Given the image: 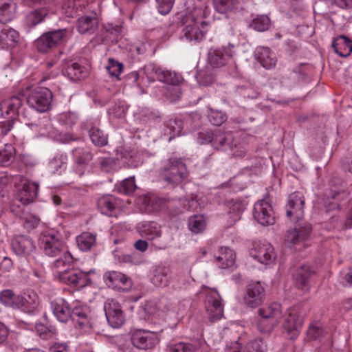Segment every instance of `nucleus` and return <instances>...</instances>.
I'll return each mask as SVG.
<instances>
[{"instance_id": "f257e3e1", "label": "nucleus", "mask_w": 352, "mask_h": 352, "mask_svg": "<svg viewBox=\"0 0 352 352\" xmlns=\"http://www.w3.org/2000/svg\"><path fill=\"white\" fill-rule=\"evenodd\" d=\"M187 166L181 157H172L164 162L160 170V177L168 185L181 184L188 176Z\"/></svg>"}, {"instance_id": "f03ea898", "label": "nucleus", "mask_w": 352, "mask_h": 352, "mask_svg": "<svg viewBox=\"0 0 352 352\" xmlns=\"http://www.w3.org/2000/svg\"><path fill=\"white\" fill-rule=\"evenodd\" d=\"M72 29L63 28L43 33L35 41L37 50L47 53L54 48L66 43L72 36Z\"/></svg>"}, {"instance_id": "7ed1b4c3", "label": "nucleus", "mask_w": 352, "mask_h": 352, "mask_svg": "<svg viewBox=\"0 0 352 352\" xmlns=\"http://www.w3.org/2000/svg\"><path fill=\"white\" fill-rule=\"evenodd\" d=\"M39 246L45 255L51 257L67 250L61 234L54 230H46L41 234Z\"/></svg>"}, {"instance_id": "20e7f679", "label": "nucleus", "mask_w": 352, "mask_h": 352, "mask_svg": "<svg viewBox=\"0 0 352 352\" xmlns=\"http://www.w3.org/2000/svg\"><path fill=\"white\" fill-rule=\"evenodd\" d=\"M201 14V9L195 8L193 11L183 16L182 21L185 25L182 30L183 37L188 41L199 42L204 36V33L199 28V16Z\"/></svg>"}, {"instance_id": "39448f33", "label": "nucleus", "mask_w": 352, "mask_h": 352, "mask_svg": "<svg viewBox=\"0 0 352 352\" xmlns=\"http://www.w3.org/2000/svg\"><path fill=\"white\" fill-rule=\"evenodd\" d=\"M251 258L263 265L273 263L276 258V252L271 243L266 241H255L249 250Z\"/></svg>"}, {"instance_id": "423d86ee", "label": "nucleus", "mask_w": 352, "mask_h": 352, "mask_svg": "<svg viewBox=\"0 0 352 352\" xmlns=\"http://www.w3.org/2000/svg\"><path fill=\"white\" fill-rule=\"evenodd\" d=\"M53 95L45 87H36L29 94L27 102L30 107L39 112H45L50 109Z\"/></svg>"}, {"instance_id": "0eeeda50", "label": "nucleus", "mask_w": 352, "mask_h": 352, "mask_svg": "<svg viewBox=\"0 0 352 352\" xmlns=\"http://www.w3.org/2000/svg\"><path fill=\"white\" fill-rule=\"evenodd\" d=\"M131 340L133 346L140 350L151 349L159 342L158 336L155 332L144 329L133 331Z\"/></svg>"}, {"instance_id": "6e6552de", "label": "nucleus", "mask_w": 352, "mask_h": 352, "mask_svg": "<svg viewBox=\"0 0 352 352\" xmlns=\"http://www.w3.org/2000/svg\"><path fill=\"white\" fill-rule=\"evenodd\" d=\"M253 217L261 225H273L276 217L272 205L265 199L256 201L253 208Z\"/></svg>"}, {"instance_id": "1a4fd4ad", "label": "nucleus", "mask_w": 352, "mask_h": 352, "mask_svg": "<svg viewBox=\"0 0 352 352\" xmlns=\"http://www.w3.org/2000/svg\"><path fill=\"white\" fill-rule=\"evenodd\" d=\"M303 323V317L298 307H291L287 310L283 327L290 339H295L299 334Z\"/></svg>"}, {"instance_id": "9d476101", "label": "nucleus", "mask_w": 352, "mask_h": 352, "mask_svg": "<svg viewBox=\"0 0 352 352\" xmlns=\"http://www.w3.org/2000/svg\"><path fill=\"white\" fill-rule=\"evenodd\" d=\"M103 280L108 287L118 292H128L133 285L130 278L117 271L105 272L103 275Z\"/></svg>"}, {"instance_id": "9b49d317", "label": "nucleus", "mask_w": 352, "mask_h": 352, "mask_svg": "<svg viewBox=\"0 0 352 352\" xmlns=\"http://www.w3.org/2000/svg\"><path fill=\"white\" fill-rule=\"evenodd\" d=\"M305 197L302 192L292 193L286 205V214L294 222L298 221L304 216Z\"/></svg>"}, {"instance_id": "f8f14e48", "label": "nucleus", "mask_w": 352, "mask_h": 352, "mask_svg": "<svg viewBox=\"0 0 352 352\" xmlns=\"http://www.w3.org/2000/svg\"><path fill=\"white\" fill-rule=\"evenodd\" d=\"M105 316L109 324L113 328H119L125 321V316L120 305L114 299H108L104 305Z\"/></svg>"}, {"instance_id": "ddd939ff", "label": "nucleus", "mask_w": 352, "mask_h": 352, "mask_svg": "<svg viewBox=\"0 0 352 352\" xmlns=\"http://www.w3.org/2000/svg\"><path fill=\"white\" fill-rule=\"evenodd\" d=\"M57 278L60 282L78 289L85 287L89 282V278L87 274L74 268L67 270Z\"/></svg>"}, {"instance_id": "4468645a", "label": "nucleus", "mask_w": 352, "mask_h": 352, "mask_svg": "<svg viewBox=\"0 0 352 352\" xmlns=\"http://www.w3.org/2000/svg\"><path fill=\"white\" fill-rule=\"evenodd\" d=\"M311 228L309 224H307L299 229L289 230L287 231L285 236V241L289 247L302 245L305 248L307 245L306 243L310 233Z\"/></svg>"}, {"instance_id": "2eb2a0df", "label": "nucleus", "mask_w": 352, "mask_h": 352, "mask_svg": "<svg viewBox=\"0 0 352 352\" xmlns=\"http://www.w3.org/2000/svg\"><path fill=\"white\" fill-rule=\"evenodd\" d=\"M265 289L260 282L249 284L243 297L245 305L251 308L258 307L264 300Z\"/></svg>"}, {"instance_id": "dca6fc26", "label": "nucleus", "mask_w": 352, "mask_h": 352, "mask_svg": "<svg viewBox=\"0 0 352 352\" xmlns=\"http://www.w3.org/2000/svg\"><path fill=\"white\" fill-rule=\"evenodd\" d=\"M12 248L19 256H28L36 250L32 239L26 235H18L12 239Z\"/></svg>"}, {"instance_id": "f3484780", "label": "nucleus", "mask_w": 352, "mask_h": 352, "mask_svg": "<svg viewBox=\"0 0 352 352\" xmlns=\"http://www.w3.org/2000/svg\"><path fill=\"white\" fill-rule=\"evenodd\" d=\"M38 184L29 180H25L18 190L16 199L21 204L28 205L32 203L38 195Z\"/></svg>"}, {"instance_id": "a211bd4d", "label": "nucleus", "mask_w": 352, "mask_h": 352, "mask_svg": "<svg viewBox=\"0 0 352 352\" xmlns=\"http://www.w3.org/2000/svg\"><path fill=\"white\" fill-rule=\"evenodd\" d=\"M98 207L102 214L117 217L120 211L119 200L111 195H103L98 200Z\"/></svg>"}, {"instance_id": "6ab92c4d", "label": "nucleus", "mask_w": 352, "mask_h": 352, "mask_svg": "<svg viewBox=\"0 0 352 352\" xmlns=\"http://www.w3.org/2000/svg\"><path fill=\"white\" fill-rule=\"evenodd\" d=\"M50 307L54 316L59 322L65 323L70 320L72 307L64 298H56L51 302Z\"/></svg>"}, {"instance_id": "aec40b11", "label": "nucleus", "mask_w": 352, "mask_h": 352, "mask_svg": "<svg viewBox=\"0 0 352 352\" xmlns=\"http://www.w3.org/2000/svg\"><path fill=\"white\" fill-rule=\"evenodd\" d=\"M219 294L217 290H211L206 296V309L210 322L217 321L220 318Z\"/></svg>"}, {"instance_id": "412c9836", "label": "nucleus", "mask_w": 352, "mask_h": 352, "mask_svg": "<svg viewBox=\"0 0 352 352\" xmlns=\"http://www.w3.org/2000/svg\"><path fill=\"white\" fill-rule=\"evenodd\" d=\"M98 28V20L96 13L89 16H82L78 17L76 21V29L81 34H91Z\"/></svg>"}, {"instance_id": "4be33fe9", "label": "nucleus", "mask_w": 352, "mask_h": 352, "mask_svg": "<svg viewBox=\"0 0 352 352\" xmlns=\"http://www.w3.org/2000/svg\"><path fill=\"white\" fill-rule=\"evenodd\" d=\"M154 71L155 78L161 82L176 85L182 80V76L167 67H150Z\"/></svg>"}, {"instance_id": "5701e85b", "label": "nucleus", "mask_w": 352, "mask_h": 352, "mask_svg": "<svg viewBox=\"0 0 352 352\" xmlns=\"http://www.w3.org/2000/svg\"><path fill=\"white\" fill-rule=\"evenodd\" d=\"M39 305L38 295L32 292L20 295L19 309L27 314H34Z\"/></svg>"}, {"instance_id": "b1692460", "label": "nucleus", "mask_w": 352, "mask_h": 352, "mask_svg": "<svg viewBox=\"0 0 352 352\" xmlns=\"http://www.w3.org/2000/svg\"><path fill=\"white\" fill-rule=\"evenodd\" d=\"M225 207L228 211L226 214H223V219L227 222L226 226L229 227L239 219L240 214L243 211V206L239 201L230 200L226 204Z\"/></svg>"}, {"instance_id": "393cba45", "label": "nucleus", "mask_w": 352, "mask_h": 352, "mask_svg": "<svg viewBox=\"0 0 352 352\" xmlns=\"http://www.w3.org/2000/svg\"><path fill=\"white\" fill-rule=\"evenodd\" d=\"M88 315L89 310L86 306L76 305L72 308L70 319L76 327L83 328L89 324Z\"/></svg>"}, {"instance_id": "a878e982", "label": "nucleus", "mask_w": 352, "mask_h": 352, "mask_svg": "<svg viewBox=\"0 0 352 352\" xmlns=\"http://www.w3.org/2000/svg\"><path fill=\"white\" fill-rule=\"evenodd\" d=\"M254 58L261 66H275L276 57L267 47H257L254 51Z\"/></svg>"}, {"instance_id": "bb28decb", "label": "nucleus", "mask_w": 352, "mask_h": 352, "mask_svg": "<svg viewBox=\"0 0 352 352\" xmlns=\"http://www.w3.org/2000/svg\"><path fill=\"white\" fill-rule=\"evenodd\" d=\"M140 234L148 240H153L161 236V227L155 221H144L138 227Z\"/></svg>"}, {"instance_id": "cd10ccee", "label": "nucleus", "mask_w": 352, "mask_h": 352, "mask_svg": "<svg viewBox=\"0 0 352 352\" xmlns=\"http://www.w3.org/2000/svg\"><path fill=\"white\" fill-rule=\"evenodd\" d=\"M60 255V257L55 260L52 264V267L54 270V274L57 277L70 269L74 262V258L67 250Z\"/></svg>"}, {"instance_id": "c85d7f7f", "label": "nucleus", "mask_w": 352, "mask_h": 352, "mask_svg": "<svg viewBox=\"0 0 352 352\" xmlns=\"http://www.w3.org/2000/svg\"><path fill=\"white\" fill-rule=\"evenodd\" d=\"M258 316H264L276 322H280L282 318V307L280 303L273 302L265 305L258 310Z\"/></svg>"}, {"instance_id": "c756f323", "label": "nucleus", "mask_w": 352, "mask_h": 352, "mask_svg": "<svg viewBox=\"0 0 352 352\" xmlns=\"http://www.w3.org/2000/svg\"><path fill=\"white\" fill-rule=\"evenodd\" d=\"M314 271L311 270L310 266L302 265L298 268L296 274L294 275V280L296 285L302 290H308L309 278L313 274Z\"/></svg>"}, {"instance_id": "7c9ffc66", "label": "nucleus", "mask_w": 352, "mask_h": 352, "mask_svg": "<svg viewBox=\"0 0 352 352\" xmlns=\"http://www.w3.org/2000/svg\"><path fill=\"white\" fill-rule=\"evenodd\" d=\"M19 33L14 29L6 27L0 32V47L6 49L14 47L19 41Z\"/></svg>"}, {"instance_id": "2f4dec72", "label": "nucleus", "mask_w": 352, "mask_h": 352, "mask_svg": "<svg viewBox=\"0 0 352 352\" xmlns=\"http://www.w3.org/2000/svg\"><path fill=\"white\" fill-rule=\"evenodd\" d=\"M332 47L339 56L346 57L352 52V41L345 36H339L334 38Z\"/></svg>"}, {"instance_id": "473e14b6", "label": "nucleus", "mask_w": 352, "mask_h": 352, "mask_svg": "<svg viewBox=\"0 0 352 352\" xmlns=\"http://www.w3.org/2000/svg\"><path fill=\"white\" fill-rule=\"evenodd\" d=\"M48 13L49 10L47 7L38 8L30 11L25 16V25L29 28L36 26L44 21Z\"/></svg>"}, {"instance_id": "72a5a7b5", "label": "nucleus", "mask_w": 352, "mask_h": 352, "mask_svg": "<svg viewBox=\"0 0 352 352\" xmlns=\"http://www.w3.org/2000/svg\"><path fill=\"white\" fill-rule=\"evenodd\" d=\"M16 4L10 0H0V23H6L14 16Z\"/></svg>"}, {"instance_id": "f704fd0d", "label": "nucleus", "mask_w": 352, "mask_h": 352, "mask_svg": "<svg viewBox=\"0 0 352 352\" xmlns=\"http://www.w3.org/2000/svg\"><path fill=\"white\" fill-rule=\"evenodd\" d=\"M236 255L235 252L228 247L221 248V269L232 271L236 268Z\"/></svg>"}, {"instance_id": "c9c22d12", "label": "nucleus", "mask_w": 352, "mask_h": 352, "mask_svg": "<svg viewBox=\"0 0 352 352\" xmlns=\"http://www.w3.org/2000/svg\"><path fill=\"white\" fill-rule=\"evenodd\" d=\"M76 243L82 251H89L96 244V235L91 232H85L76 238Z\"/></svg>"}, {"instance_id": "e433bc0d", "label": "nucleus", "mask_w": 352, "mask_h": 352, "mask_svg": "<svg viewBox=\"0 0 352 352\" xmlns=\"http://www.w3.org/2000/svg\"><path fill=\"white\" fill-rule=\"evenodd\" d=\"M68 157L65 153H57L49 162V168L53 173H61L67 165Z\"/></svg>"}, {"instance_id": "4c0bfd02", "label": "nucleus", "mask_w": 352, "mask_h": 352, "mask_svg": "<svg viewBox=\"0 0 352 352\" xmlns=\"http://www.w3.org/2000/svg\"><path fill=\"white\" fill-rule=\"evenodd\" d=\"M73 160L87 166L92 167V160L94 159V154L86 148H76L72 151Z\"/></svg>"}, {"instance_id": "58836bf2", "label": "nucleus", "mask_w": 352, "mask_h": 352, "mask_svg": "<svg viewBox=\"0 0 352 352\" xmlns=\"http://www.w3.org/2000/svg\"><path fill=\"white\" fill-rule=\"evenodd\" d=\"M0 300L6 307L14 309H19L20 295L15 294L11 290L2 291L0 294Z\"/></svg>"}, {"instance_id": "ea45409f", "label": "nucleus", "mask_w": 352, "mask_h": 352, "mask_svg": "<svg viewBox=\"0 0 352 352\" xmlns=\"http://www.w3.org/2000/svg\"><path fill=\"white\" fill-rule=\"evenodd\" d=\"M169 270L166 267H157L153 271L152 282L154 285L160 287H164L168 284Z\"/></svg>"}, {"instance_id": "a19ab883", "label": "nucleus", "mask_w": 352, "mask_h": 352, "mask_svg": "<svg viewBox=\"0 0 352 352\" xmlns=\"http://www.w3.org/2000/svg\"><path fill=\"white\" fill-rule=\"evenodd\" d=\"M89 136L92 143L99 147L104 146L108 143V137L98 126H93L89 130Z\"/></svg>"}, {"instance_id": "79ce46f5", "label": "nucleus", "mask_w": 352, "mask_h": 352, "mask_svg": "<svg viewBox=\"0 0 352 352\" xmlns=\"http://www.w3.org/2000/svg\"><path fill=\"white\" fill-rule=\"evenodd\" d=\"M62 72L72 81L84 79L89 74L87 67H65Z\"/></svg>"}, {"instance_id": "37998d69", "label": "nucleus", "mask_w": 352, "mask_h": 352, "mask_svg": "<svg viewBox=\"0 0 352 352\" xmlns=\"http://www.w3.org/2000/svg\"><path fill=\"white\" fill-rule=\"evenodd\" d=\"M188 226L192 232L199 234L206 229V221L203 215H193L189 217Z\"/></svg>"}, {"instance_id": "c03bdc74", "label": "nucleus", "mask_w": 352, "mask_h": 352, "mask_svg": "<svg viewBox=\"0 0 352 352\" xmlns=\"http://www.w3.org/2000/svg\"><path fill=\"white\" fill-rule=\"evenodd\" d=\"M22 104V101L19 97H12L1 103V109L4 111L6 115L14 114L19 113V108Z\"/></svg>"}, {"instance_id": "a18cd8bd", "label": "nucleus", "mask_w": 352, "mask_h": 352, "mask_svg": "<svg viewBox=\"0 0 352 352\" xmlns=\"http://www.w3.org/2000/svg\"><path fill=\"white\" fill-rule=\"evenodd\" d=\"M279 324L274 320L259 316L256 322V328L261 333L270 334Z\"/></svg>"}, {"instance_id": "49530a36", "label": "nucleus", "mask_w": 352, "mask_h": 352, "mask_svg": "<svg viewBox=\"0 0 352 352\" xmlns=\"http://www.w3.org/2000/svg\"><path fill=\"white\" fill-rule=\"evenodd\" d=\"M15 157V148L10 144H6L0 150V165L8 166L12 163Z\"/></svg>"}, {"instance_id": "de8ad7c7", "label": "nucleus", "mask_w": 352, "mask_h": 352, "mask_svg": "<svg viewBox=\"0 0 352 352\" xmlns=\"http://www.w3.org/2000/svg\"><path fill=\"white\" fill-rule=\"evenodd\" d=\"M197 82L204 86L210 85L214 80V76L210 67H201L195 75Z\"/></svg>"}, {"instance_id": "09e8293b", "label": "nucleus", "mask_w": 352, "mask_h": 352, "mask_svg": "<svg viewBox=\"0 0 352 352\" xmlns=\"http://www.w3.org/2000/svg\"><path fill=\"white\" fill-rule=\"evenodd\" d=\"M267 344L261 338H255L249 341L243 347V352H266Z\"/></svg>"}, {"instance_id": "8fccbe9b", "label": "nucleus", "mask_w": 352, "mask_h": 352, "mask_svg": "<svg viewBox=\"0 0 352 352\" xmlns=\"http://www.w3.org/2000/svg\"><path fill=\"white\" fill-rule=\"evenodd\" d=\"M251 26L257 31H265L270 26V19L266 15L258 16L252 20Z\"/></svg>"}, {"instance_id": "3c124183", "label": "nucleus", "mask_w": 352, "mask_h": 352, "mask_svg": "<svg viewBox=\"0 0 352 352\" xmlns=\"http://www.w3.org/2000/svg\"><path fill=\"white\" fill-rule=\"evenodd\" d=\"M136 186L133 177H129L124 179L119 185L116 186L117 191L120 193L129 195L132 193Z\"/></svg>"}, {"instance_id": "603ef678", "label": "nucleus", "mask_w": 352, "mask_h": 352, "mask_svg": "<svg viewBox=\"0 0 352 352\" xmlns=\"http://www.w3.org/2000/svg\"><path fill=\"white\" fill-rule=\"evenodd\" d=\"M216 135L211 131H202L197 133V142L199 144L211 143L214 147V138Z\"/></svg>"}, {"instance_id": "864d4df0", "label": "nucleus", "mask_w": 352, "mask_h": 352, "mask_svg": "<svg viewBox=\"0 0 352 352\" xmlns=\"http://www.w3.org/2000/svg\"><path fill=\"white\" fill-rule=\"evenodd\" d=\"M169 352H195V348L190 343L177 342L169 346Z\"/></svg>"}, {"instance_id": "5fc2aeb1", "label": "nucleus", "mask_w": 352, "mask_h": 352, "mask_svg": "<svg viewBox=\"0 0 352 352\" xmlns=\"http://www.w3.org/2000/svg\"><path fill=\"white\" fill-rule=\"evenodd\" d=\"M36 330L39 336L43 340L48 339L56 333L54 328H50L43 324H37L36 325Z\"/></svg>"}, {"instance_id": "6e6d98bb", "label": "nucleus", "mask_w": 352, "mask_h": 352, "mask_svg": "<svg viewBox=\"0 0 352 352\" xmlns=\"http://www.w3.org/2000/svg\"><path fill=\"white\" fill-rule=\"evenodd\" d=\"M169 133L173 136L179 135L182 131V124L180 120H169L166 124Z\"/></svg>"}, {"instance_id": "4d7b16f0", "label": "nucleus", "mask_w": 352, "mask_h": 352, "mask_svg": "<svg viewBox=\"0 0 352 352\" xmlns=\"http://www.w3.org/2000/svg\"><path fill=\"white\" fill-rule=\"evenodd\" d=\"M221 14L228 16L229 13L234 12L237 9V0H221Z\"/></svg>"}, {"instance_id": "13d9d810", "label": "nucleus", "mask_w": 352, "mask_h": 352, "mask_svg": "<svg viewBox=\"0 0 352 352\" xmlns=\"http://www.w3.org/2000/svg\"><path fill=\"white\" fill-rule=\"evenodd\" d=\"M156 2L158 12L162 15H166L170 12L175 0H156Z\"/></svg>"}, {"instance_id": "bf43d9fd", "label": "nucleus", "mask_w": 352, "mask_h": 352, "mask_svg": "<svg viewBox=\"0 0 352 352\" xmlns=\"http://www.w3.org/2000/svg\"><path fill=\"white\" fill-rule=\"evenodd\" d=\"M234 54L233 46L232 47L221 49V66L226 65H232L234 63L232 60V56Z\"/></svg>"}, {"instance_id": "052dcab7", "label": "nucleus", "mask_w": 352, "mask_h": 352, "mask_svg": "<svg viewBox=\"0 0 352 352\" xmlns=\"http://www.w3.org/2000/svg\"><path fill=\"white\" fill-rule=\"evenodd\" d=\"M100 164L102 170L106 173L111 172L116 166V160L111 157L102 158Z\"/></svg>"}, {"instance_id": "680f3d73", "label": "nucleus", "mask_w": 352, "mask_h": 352, "mask_svg": "<svg viewBox=\"0 0 352 352\" xmlns=\"http://www.w3.org/2000/svg\"><path fill=\"white\" fill-rule=\"evenodd\" d=\"M74 164L72 166V170L75 174H76L78 177H81L85 174L88 173L91 168L87 166H85L83 164H81L76 160H73Z\"/></svg>"}, {"instance_id": "e2e57ef3", "label": "nucleus", "mask_w": 352, "mask_h": 352, "mask_svg": "<svg viewBox=\"0 0 352 352\" xmlns=\"http://www.w3.org/2000/svg\"><path fill=\"white\" fill-rule=\"evenodd\" d=\"M14 122V119L0 122V139L6 136L11 131Z\"/></svg>"}, {"instance_id": "0e129e2a", "label": "nucleus", "mask_w": 352, "mask_h": 352, "mask_svg": "<svg viewBox=\"0 0 352 352\" xmlns=\"http://www.w3.org/2000/svg\"><path fill=\"white\" fill-rule=\"evenodd\" d=\"M323 330L319 324L315 323L311 324L307 331L308 336L312 339H317L322 334Z\"/></svg>"}, {"instance_id": "69168bd1", "label": "nucleus", "mask_w": 352, "mask_h": 352, "mask_svg": "<svg viewBox=\"0 0 352 352\" xmlns=\"http://www.w3.org/2000/svg\"><path fill=\"white\" fill-rule=\"evenodd\" d=\"M165 95L171 101H175L178 100L181 96V91L179 87H172L168 88Z\"/></svg>"}, {"instance_id": "338daca9", "label": "nucleus", "mask_w": 352, "mask_h": 352, "mask_svg": "<svg viewBox=\"0 0 352 352\" xmlns=\"http://www.w3.org/2000/svg\"><path fill=\"white\" fill-rule=\"evenodd\" d=\"M60 120L66 125L72 126L76 122L77 118L74 113H67L60 116Z\"/></svg>"}, {"instance_id": "774afa93", "label": "nucleus", "mask_w": 352, "mask_h": 352, "mask_svg": "<svg viewBox=\"0 0 352 352\" xmlns=\"http://www.w3.org/2000/svg\"><path fill=\"white\" fill-rule=\"evenodd\" d=\"M220 60V52L217 50H210L208 54V62L210 65H217Z\"/></svg>"}]
</instances>
